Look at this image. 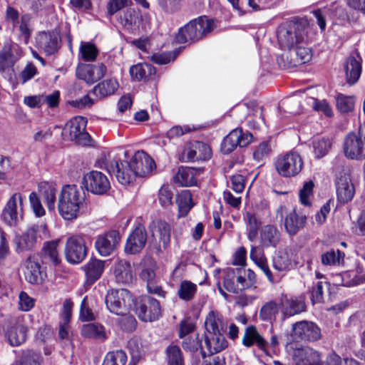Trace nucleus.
<instances>
[{
    "label": "nucleus",
    "instance_id": "nucleus-20",
    "mask_svg": "<svg viewBox=\"0 0 365 365\" xmlns=\"http://www.w3.org/2000/svg\"><path fill=\"white\" fill-rule=\"evenodd\" d=\"M294 335L301 340L316 341L321 339V329L314 322L300 321L292 324Z\"/></svg>",
    "mask_w": 365,
    "mask_h": 365
},
{
    "label": "nucleus",
    "instance_id": "nucleus-56",
    "mask_svg": "<svg viewBox=\"0 0 365 365\" xmlns=\"http://www.w3.org/2000/svg\"><path fill=\"white\" fill-rule=\"evenodd\" d=\"M182 348L192 354L197 353L200 351L202 355V351L205 350V346L202 344V341L199 339L198 336H188L183 339L182 342Z\"/></svg>",
    "mask_w": 365,
    "mask_h": 365
},
{
    "label": "nucleus",
    "instance_id": "nucleus-5",
    "mask_svg": "<svg viewBox=\"0 0 365 365\" xmlns=\"http://www.w3.org/2000/svg\"><path fill=\"white\" fill-rule=\"evenodd\" d=\"M305 43H297L277 58L278 64L284 68H291L309 62L312 58L310 48Z\"/></svg>",
    "mask_w": 365,
    "mask_h": 365
},
{
    "label": "nucleus",
    "instance_id": "nucleus-34",
    "mask_svg": "<svg viewBox=\"0 0 365 365\" xmlns=\"http://www.w3.org/2000/svg\"><path fill=\"white\" fill-rule=\"evenodd\" d=\"M205 334L225 333L227 330V323L221 314L215 312H210L205 321Z\"/></svg>",
    "mask_w": 365,
    "mask_h": 365
},
{
    "label": "nucleus",
    "instance_id": "nucleus-7",
    "mask_svg": "<svg viewBox=\"0 0 365 365\" xmlns=\"http://www.w3.org/2000/svg\"><path fill=\"white\" fill-rule=\"evenodd\" d=\"M303 165L301 155L294 151L279 157L274 163L277 173L284 178L297 176L302 171Z\"/></svg>",
    "mask_w": 365,
    "mask_h": 365
},
{
    "label": "nucleus",
    "instance_id": "nucleus-48",
    "mask_svg": "<svg viewBox=\"0 0 365 365\" xmlns=\"http://www.w3.org/2000/svg\"><path fill=\"white\" fill-rule=\"evenodd\" d=\"M32 17L29 14H24L21 16L20 21L17 24L20 32V37L24 42L27 44L29 41L33 32V26L31 23Z\"/></svg>",
    "mask_w": 365,
    "mask_h": 365
},
{
    "label": "nucleus",
    "instance_id": "nucleus-53",
    "mask_svg": "<svg viewBox=\"0 0 365 365\" xmlns=\"http://www.w3.org/2000/svg\"><path fill=\"white\" fill-rule=\"evenodd\" d=\"M128 347L130 350V361L128 365H136L142 358V344L138 339H131L128 341Z\"/></svg>",
    "mask_w": 365,
    "mask_h": 365
},
{
    "label": "nucleus",
    "instance_id": "nucleus-13",
    "mask_svg": "<svg viewBox=\"0 0 365 365\" xmlns=\"http://www.w3.org/2000/svg\"><path fill=\"white\" fill-rule=\"evenodd\" d=\"M279 302L284 319L301 314L307 309L305 297L302 295L290 296L282 293L279 297Z\"/></svg>",
    "mask_w": 365,
    "mask_h": 365
},
{
    "label": "nucleus",
    "instance_id": "nucleus-17",
    "mask_svg": "<svg viewBox=\"0 0 365 365\" xmlns=\"http://www.w3.org/2000/svg\"><path fill=\"white\" fill-rule=\"evenodd\" d=\"M106 168L109 173L114 174L118 181L122 185L129 184L136 177L130 168V162L128 161L115 158L106 164Z\"/></svg>",
    "mask_w": 365,
    "mask_h": 365
},
{
    "label": "nucleus",
    "instance_id": "nucleus-37",
    "mask_svg": "<svg viewBox=\"0 0 365 365\" xmlns=\"http://www.w3.org/2000/svg\"><path fill=\"white\" fill-rule=\"evenodd\" d=\"M24 275L31 284H38L41 280V265L35 256H30L26 259Z\"/></svg>",
    "mask_w": 365,
    "mask_h": 365
},
{
    "label": "nucleus",
    "instance_id": "nucleus-58",
    "mask_svg": "<svg viewBox=\"0 0 365 365\" xmlns=\"http://www.w3.org/2000/svg\"><path fill=\"white\" fill-rule=\"evenodd\" d=\"M174 192L168 185H163L158 192V200L162 207L168 208L173 204Z\"/></svg>",
    "mask_w": 365,
    "mask_h": 365
},
{
    "label": "nucleus",
    "instance_id": "nucleus-61",
    "mask_svg": "<svg viewBox=\"0 0 365 365\" xmlns=\"http://www.w3.org/2000/svg\"><path fill=\"white\" fill-rule=\"evenodd\" d=\"M157 265L155 261L150 259L148 265L143 267L140 272V278L148 284L155 282V270Z\"/></svg>",
    "mask_w": 365,
    "mask_h": 365
},
{
    "label": "nucleus",
    "instance_id": "nucleus-10",
    "mask_svg": "<svg viewBox=\"0 0 365 365\" xmlns=\"http://www.w3.org/2000/svg\"><path fill=\"white\" fill-rule=\"evenodd\" d=\"M65 257L71 264L81 262L87 255V247L83 237L73 235L66 240L64 249Z\"/></svg>",
    "mask_w": 365,
    "mask_h": 365
},
{
    "label": "nucleus",
    "instance_id": "nucleus-16",
    "mask_svg": "<svg viewBox=\"0 0 365 365\" xmlns=\"http://www.w3.org/2000/svg\"><path fill=\"white\" fill-rule=\"evenodd\" d=\"M335 185L339 202L345 204L352 200L355 193V189L351 182L350 174L347 171L342 170L336 175Z\"/></svg>",
    "mask_w": 365,
    "mask_h": 365
},
{
    "label": "nucleus",
    "instance_id": "nucleus-26",
    "mask_svg": "<svg viewBox=\"0 0 365 365\" xmlns=\"http://www.w3.org/2000/svg\"><path fill=\"white\" fill-rule=\"evenodd\" d=\"M225 333L205 334V349L202 351V357L218 353L227 346Z\"/></svg>",
    "mask_w": 365,
    "mask_h": 365
},
{
    "label": "nucleus",
    "instance_id": "nucleus-23",
    "mask_svg": "<svg viewBox=\"0 0 365 365\" xmlns=\"http://www.w3.org/2000/svg\"><path fill=\"white\" fill-rule=\"evenodd\" d=\"M147 237L145 227L138 225L128 236L125 245V252L130 255L139 253L146 244Z\"/></svg>",
    "mask_w": 365,
    "mask_h": 365
},
{
    "label": "nucleus",
    "instance_id": "nucleus-47",
    "mask_svg": "<svg viewBox=\"0 0 365 365\" xmlns=\"http://www.w3.org/2000/svg\"><path fill=\"white\" fill-rule=\"evenodd\" d=\"M197 285L189 280H182L178 289V297L185 302L192 301L197 292Z\"/></svg>",
    "mask_w": 365,
    "mask_h": 365
},
{
    "label": "nucleus",
    "instance_id": "nucleus-14",
    "mask_svg": "<svg viewBox=\"0 0 365 365\" xmlns=\"http://www.w3.org/2000/svg\"><path fill=\"white\" fill-rule=\"evenodd\" d=\"M252 138L250 133H243L242 128H235L225 137L220 145V150L224 154H229L237 146H247L251 143Z\"/></svg>",
    "mask_w": 365,
    "mask_h": 365
},
{
    "label": "nucleus",
    "instance_id": "nucleus-18",
    "mask_svg": "<svg viewBox=\"0 0 365 365\" xmlns=\"http://www.w3.org/2000/svg\"><path fill=\"white\" fill-rule=\"evenodd\" d=\"M60 42V35L54 30L39 32L36 36V46L48 56L58 51Z\"/></svg>",
    "mask_w": 365,
    "mask_h": 365
},
{
    "label": "nucleus",
    "instance_id": "nucleus-27",
    "mask_svg": "<svg viewBox=\"0 0 365 365\" xmlns=\"http://www.w3.org/2000/svg\"><path fill=\"white\" fill-rule=\"evenodd\" d=\"M242 344L247 348L256 346L262 351H266L269 347V342L259 334L255 325H249L245 327Z\"/></svg>",
    "mask_w": 365,
    "mask_h": 365
},
{
    "label": "nucleus",
    "instance_id": "nucleus-32",
    "mask_svg": "<svg viewBox=\"0 0 365 365\" xmlns=\"http://www.w3.org/2000/svg\"><path fill=\"white\" fill-rule=\"evenodd\" d=\"M200 171L191 167L181 166L173 178L174 182L179 186L190 187L197 184V175Z\"/></svg>",
    "mask_w": 365,
    "mask_h": 365
},
{
    "label": "nucleus",
    "instance_id": "nucleus-35",
    "mask_svg": "<svg viewBox=\"0 0 365 365\" xmlns=\"http://www.w3.org/2000/svg\"><path fill=\"white\" fill-rule=\"evenodd\" d=\"M105 268L104 261L100 259H91L83 267V269L86 276V283L93 284L102 275Z\"/></svg>",
    "mask_w": 365,
    "mask_h": 365
},
{
    "label": "nucleus",
    "instance_id": "nucleus-51",
    "mask_svg": "<svg viewBox=\"0 0 365 365\" xmlns=\"http://www.w3.org/2000/svg\"><path fill=\"white\" fill-rule=\"evenodd\" d=\"M82 335L85 337L104 339L106 334L104 327L98 324L90 323L83 326L81 329Z\"/></svg>",
    "mask_w": 365,
    "mask_h": 365
},
{
    "label": "nucleus",
    "instance_id": "nucleus-22",
    "mask_svg": "<svg viewBox=\"0 0 365 365\" xmlns=\"http://www.w3.org/2000/svg\"><path fill=\"white\" fill-rule=\"evenodd\" d=\"M211 155L212 150L207 144L196 141L184 149L182 153V159L187 162H195L206 160L210 158Z\"/></svg>",
    "mask_w": 365,
    "mask_h": 365
},
{
    "label": "nucleus",
    "instance_id": "nucleus-21",
    "mask_svg": "<svg viewBox=\"0 0 365 365\" xmlns=\"http://www.w3.org/2000/svg\"><path fill=\"white\" fill-rule=\"evenodd\" d=\"M152 237L155 240H158V250H165L170 242L171 226L164 220H157L153 221L149 226Z\"/></svg>",
    "mask_w": 365,
    "mask_h": 365
},
{
    "label": "nucleus",
    "instance_id": "nucleus-6",
    "mask_svg": "<svg viewBox=\"0 0 365 365\" xmlns=\"http://www.w3.org/2000/svg\"><path fill=\"white\" fill-rule=\"evenodd\" d=\"M87 120L82 116H76L65 125L62 135L66 140L75 141L77 144L86 145L91 141L90 135L86 131Z\"/></svg>",
    "mask_w": 365,
    "mask_h": 365
},
{
    "label": "nucleus",
    "instance_id": "nucleus-49",
    "mask_svg": "<svg viewBox=\"0 0 365 365\" xmlns=\"http://www.w3.org/2000/svg\"><path fill=\"white\" fill-rule=\"evenodd\" d=\"M329 11L333 19H337L341 22H349L351 21L350 11L344 4L334 2L330 5Z\"/></svg>",
    "mask_w": 365,
    "mask_h": 365
},
{
    "label": "nucleus",
    "instance_id": "nucleus-1",
    "mask_svg": "<svg viewBox=\"0 0 365 365\" xmlns=\"http://www.w3.org/2000/svg\"><path fill=\"white\" fill-rule=\"evenodd\" d=\"M308 30L309 23L307 19L294 17L278 26V42L282 48L288 50L297 43H306L309 41Z\"/></svg>",
    "mask_w": 365,
    "mask_h": 365
},
{
    "label": "nucleus",
    "instance_id": "nucleus-42",
    "mask_svg": "<svg viewBox=\"0 0 365 365\" xmlns=\"http://www.w3.org/2000/svg\"><path fill=\"white\" fill-rule=\"evenodd\" d=\"M119 84L115 78H109L103 81L96 85L92 93L98 98H103L113 95L118 90Z\"/></svg>",
    "mask_w": 365,
    "mask_h": 365
},
{
    "label": "nucleus",
    "instance_id": "nucleus-64",
    "mask_svg": "<svg viewBox=\"0 0 365 365\" xmlns=\"http://www.w3.org/2000/svg\"><path fill=\"white\" fill-rule=\"evenodd\" d=\"M129 2V0H108L106 5L108 16H112L120 12L128 6Z\"/></svg>",
    "mask_w": 365,
    "mask_h": 365
},
{
    "label": "nucleus",
    "instance_id": "nucleus-31",
    "mask_svg": "<svg viewBox=\"0 0 365 365\" xmlns=\"http://www.w3.org/2000/svg\"><path fill=\"white\" fill-rule=\"evenodd\" d=\"M306 221L305 215H299L295 210H292L286 213L284 220L285 230L289 235L294 236L304 228Z\"/></svg>",
    "mask_w": 365,
    "mask_h": 365
},
{
    "label": "nucleus",
    "instance_id": "nucleus-39",
    "mask_svg": "<svg viewBox=\"0 0 365 365\" xmlns=\"http://www.w3.org/2000/svg\"><path fill=\"white\" fill-rule=\"evenodd\" d=\"M113 272L118 282L127 284L132 282L133 271L128 261L120 259L116 262L114 265Z\"/></svg>",
    "mask_w": 365,
    "mask_h": 365
},
{
    "label": "nucleus",
    "instance_id": "nucleus-2",
    "mask_svg": "<svg viewBox=\"0 0 365 365\" xmlns=\"http://www.w3.org/2000/svg\"><path fill=\"white\" fill-rule=\"evenodd\" d=\"M85 200V194L75 185H64L58 199L59 215L66 220L76 219Z\"/></svg>",
    "mask_w": 365,
    "mask_h": 365
},
{
    "label": "nucleus",
    "instance_id": "nucleus-43",
    "mask_svg": "<svg viewBox=\"0 0 365 365\" xmlns=\"http://www.w3.org/2000/svg\"><path fill=\"white\" fill-rule=\"evenodd\" d=\"M178 207V217H185L194 206L191 192L188 190H182L176 197Z\"/></svg>",
    "mask_w": 365,
    "mask_h": 365
},
{
    "label": "nucleus",
    "instance_id": "nucleus-57",
    "mask_svg": "<svg viewBox=\"0 0 365 365\" xmlns=\"http://www.w3.org/2000/svg\"><path fill=\"white\" fill-rule=\"evenodd\" d=\"M336 108L341 113H347L354 110V99L352 96L339 94L336 97Z\"/></svg>",
    "mask_w": 365,
    "mask_h": 365
},
{
    "label": "nucleus",
    "instance_id": "nucleus-24",
    "mask_svg": "<svg viewBox=\"0 0 365 365\" xmlns=\"http://www.w3.org/2000/svg\"><path fill=\"white\" fill-rule=\"evenodd\" d=\"M120 240L119 232L116 230H110L97 237L95 247L101 256H108L114 251Z\"/></svg>",
    "mask_w": 365,
    "mask_h": 365
},
{
    "label": "nucleus",
    "instance_id": "nucleus-62",
    "mask_svg": "<svg viewBox=\"0 0 365 365\" xmlns=\"http://www.w3.org/2000/svg\"><path fill=\"white\" fill-rule=\"evenodd\" d=\"M121 318L118 321L119 327L121 329L127 332H132L135 330L137 321L133 316L124 313L120 314Z\"/></svg>",
    "mask_w": 365,
    "mask_h": 365
},
{
    "label": "nucleus",
    "instance_id": "nucleus-3",
    "mask_svg": "<svg viewBox=\"0 0 365 365\" xmlns=\"http://www.w3.org/2000/svg\"><path fill=\"white\" fill-rule=\"evenodd\" d=\"M215 28V20L205 16H200L190 21L179 29L176 41L180 43L197 41L210 34Z\"/></svg>",
    "mask_w": 365,
    "mask_h": 365
},
{
    "label": "nucleus",
    "instance_id": "nucleus-25",
    "mask_svg": "<svg viewBox=\"0 0 365 365\" xmlns=\"http://www.w3.org/2000/svg\"><path fill=\"white\" fill-rule=\"evenodd\" d=\"M107 71L106 66L103 63L96 65H84L76 70V76L79 79L92 84L102 78Z\"/></svg>",
    "mask_w": 365,
    "mask_h": 365
},
{
    "label": "nucleus",
    "instance_id": "nucleus-9",
    "mask_svg": "<svg viewBox=\"0 0 365 365\" xmlns=\"http://www.w3.org/2000/svg\"><path fill=\"white\" fill-rule=\"evenodd\" d=\"M135 313L143 322H153L161 315L160 302L153 297L145 295L139 298L135 304Z\"/></svg>",
    "mask_w": 365,
    "mask_h": 365
},
{
    "label": "nucleus",
    "instance_id": "nucleus-36",
    "mask_svg": "<svg viewBox=\"0 0 365 365\" xmlns=\"http://www.w3.org/2000/svg\"><path fill=\"white\" fill-rule=\"evenodd\" d=\"M129 72L134 81H148L156 74L157 69L151 64L144 63L132 66Z\"/></svg>",
    "mask_w": 365,
    "mask_h": 365
},
{
    "label": "nucleus",
    "instance_id": "nucleus-4",
    "mask_svg": "<svg viewBox=\"0 0 365 365\" xmlns=\"http://www.w3.org/2000/svg\"><path fill=\"white\" fill-rule=\"evenodd\" d=\"M48 237L47 225L41 222L29 225L21 235L16 236L14 242L18 252L29 251L35 247L38 237Z\"/></svg>",
    "mask_w": 365,
    "mask_h": 365
},
{
    "label": "nucleus",
    "instance_id": "nucleus-55",
    "mask_svg": "<svg viewBox=\"0 0 365 365\" xmlns=\"http://www.w3.org/2000/svg\"><path fill=\"white\" fill-rule=\"evenodd\" d=\"M331 143L329 139L321 138L313 141V148L315 158H321L326 155L331 148Z\"/></svg>",
    "mask_w": 365,
    "mask_h": 365
},
{
    "label": "nucleus",
    "instance_id": "nucleus-40",
    "mask_svg": "<svg viewBox=\"0 0 365 365\" xmlns=\"http://www.w3.org/2000/svg\"><path fill=\"white\" fill-rule=\"evenodd\" d=\"M38 187L48 210L53 211L56 207L58 191L56 185L48 182H41Z\"/></svg>",
    "mask_w": 365,
    "mask_h": 365
},
{
    "label": "nucleus",
    "instance_id": "nucleus-33",
    "mask_svg": "<svg viewBox=\"0 0 365 365\" xmlns=\"http://www.w3.org/2000/svg\"><path fill=\"white\" fill-rule=\"evenodd\" d=\"M281 233L272 225H266L260 230V242L264 247H275L279 243Z\"/></svg>",
    "mask_w": 365,
    "mask_h": 365
},
{
    "label": "nucleus",
    "instance_id": "nucleus-11",
    "mask_svg": "<svg viewBox=\"0 0 365 365\" xmlns=\"http://www.w3.org/2000/svg\"><path fill=\"white\" fill-rule=\"evenodd\" d=\"M130 297V292L125 289L109 290L105 299L106 307L113 314H123L128 311L126 302Z\"/></svg>",
    "mask_w": 365,
    "mask_h": 365
},
{
    "label": "nucleus",
    "instance_id": "nucleus-38",
    "mask_svg": "<svg viewBox=\"0 0 365 365\" xmlns=\"http://www.w3.org/2000/svg\"><path fill=\"white\" fill-rule=\"evenodd\" d=\"M292 252L289 247L279 249L273 258L272 266L279 271H288L292 267Z\"/></svg>",
    "mask_w": 365,
    "mask_h": 365
},
{
    "label": "nucleus",
    "instance_id": "nucleus-52",
    "mask_svg": "<svg viewBox=\"0 0 365 365\" xmlns=\"http://www.w3.org/2000/svg\"><path fill=\"white\" fill-rule=\"evenodd\" d=\"M166 359L169 365H184V359L180 347L170 344L165 350Z\"/></svg>",
    "mask_w": 365,
    "mask_h": 365
},
{
    "label": "nucleus",
    "instance_id": "nucleus-29",
    "mask_svg": "<svg viewBox=\"0 0 365 365\" xmlns=\"http://www.w3.org/2000/svg\"><path fill=\"white\" fill-rule=\"evenodd\" d=\"M6 336L11 346H19L26 341V328L16 320H11L6 328Z\"/></svg>",
    "mask_w": 365,
    "mask_h": 365
},
{
    "label": "nucleus",
    "instance_id": "nucleus-15",
    "mask_svg": "<svg viewBox=\"0 0 365 365\" xmlns=\"http://www.w3.org/2000/svg\"><path fill=\"white\" fill-rule=\"evenodd\" d=\"M82 184L84 187L95 195H103L110 188V182L106 175L93 170L84 175Z\"/></svg>",
    "mask_w": 365,
    "mask_h": 365
},
{
    "label": "nucleus",
    "instance_id": "nucleus-44",
    "mask_svg": "<svg viewBox=\"0 0 365 365\" xmlns=\"http://www.w3.org/2000/svg\"><path fill=\"white\" fill-rule=\"evenodd\" d=\"M238 11H242L246 6L250 7L254 11L266 9L272 1V0H227Z\"/></svg>",
    "mask_w": 365,
    "mask_h": 365
},
{
    "label": "nucleus",
    "instance_id": "nucleus-63",
    "mask_svg": "<svg viewBox=\"0 0 365 365\" xmlns=\"http://www.w3.org/2000/svg\"><path fill=\"white\" fill-rule=\"evenodd\" d=\"M178 55L177 51L174 52H163L153 53L150 57L152 62L159 64L164 65L171 61H173Z\"/></svg>",
    "mask_w": 365,
    "mask_h": 365
},
{
    "label": "nucleus",
    "instance_id": "nucleus-19",
    "mask_svg": "<svg viewBox=\"0 0 365 365\" xmlns=\"http://www.w3.org/2000/svg\"><path fill=\"white\" fill-rule=\"evenodd\" d=\"M135 176L144 177L150 174L155 168L153 159L145 151H137L130 161Z\"/></svg>",
    "mask_w": 365,
    "mask_h": 365
},
{
    "label": "nucleus",
    "instance_id": "nucleus-59",
    "mask_svg": "<svg viewBox=\"0 0 365 365\" xmlns=\"http://www.w3.org/2000/svg\"><path fill=\"white\" fill-rule=\"evenodd\" d=\"M223 285L225 289L229 292L234 294L239 293L238 284L236 282V271L234 269H230L226 272L224 277Z\"/></svg>",
    "mask_w": 365,
    "mask_h": 365
},
{
    "label": "nucleus",
    "instance_id": "nucleus-30",
    "mask_svg": "<svg viewBox=\"0 0 365 365\" xmlns=\"http://www.w3.org/2000/svg\"><path fill=\"white\" fill-rule=\"evenodd\" d=\"M116 19L125 29L133 30L139 24L141 16L139 10L127 7L118 14Z\"/></svg>",
    "mask_w": 365,
    "mask_h": 365
},
{
    "label": "nucleus",
    "instance_id": "nucleus-8",
    "mask_svg": "<svg viewBox=\"0 0 365 365\" xmlns=\"http://www.w3.org/2000/svg\"><path fill=\"white\" fill-rule=\"evenodd\" d=\"M344 151L350 159H360L365 155V124L360 126L358 133H350L344 139Z\"/></svg>",
    "mask_w": 365,
    "mask_h": 365
},
{
    "label": "nucleus",
    "instance_id": "nucleus-12",
    "mask_svg": "<svg viewBox=\"0 0 365 365\" xmlns=\"http://www.w3.org/2000/svg\"><path fill=\"white\" fill-rule=\"evenodd\" d=\"M22 202L23 196L20 192L14 193L9 198L1 213L3 221L8 225L16 226L22 220V209L18 207V205L21 207Z\"/></svg>",
    "mask_w": 365,
    "mask_h": 365
},
{
    "label": "nucleus",
    "instance_id": "nucleus-60",
    "mask_svg": "<svg viewBox=\"0 0 365 365\" xmlns=\"http://www.w3.org/2000/svg\"><path fill=\"white\" fill-rule=\"evenodd\" d=\"M80 53L85 61H93L96 60L98 51L95 45L91 43H85L81 45Z\"/></svg>",
    "mask_w": 365,
    "mask_h": 365
},
{
    "label": "nucleus",
    "instance_id": "nucleus-50",
    "mask_svg": "<svg viewBox=\"0 0 365 365\" xmlns=\"http://www.w3.org/2000/svg\"><path fill=\"white\" fill-rule=\"evenodd\" d=\"M345 255L339 250H331L322 255V263L326 266H336L344 263Z\"/></svg>",
    "mask_w": 365,
    "mask_h": 365
},
{
    "label": "nucleus",
    "instance_id": "nucleus-54",
    "mask_svg": "<svg viewBox=\"0 0 365 365\" xmlns=\"http://www.w3.org/2000/svg\"><path fill=\"white\" fill-rule=\"evenodd\" d=\"M127 355L123 350L110 351L105 357L103 365H125Z\"/></svg>",
    "mask_w": 365,
    "mask_h": 365
},
{
    "label": "nucleus",
    "instance_id": "nucleus-45",
    "mask_svg": "<svg viewBox=\"0 0 365 365\" xmlns=\"http://www.w3.org/2000/svg\"><path fill=\"white\" fill-rule=\"evenodd\" d=\"M281 310L280 303L277 304L274 301H269L266 302L260 309L259 317L264 322H269L276 320V317Z\"/></svg>",
    "mask_w": 365,
    "mask_h": 365
},
{
    "label": "nucleus",
    "instance_id": "nucleus-41",
    "mask_svg": "<svg viewBox=\"0 0 365 365\" xmlns=\"http://www.w3.org/2000/svg\"><path fill=\"white\" fill-rule=\"evenodd\" d=\"M345 72L349 84L352 85L356 83L361 73V58L356 59L353 56L349 57L346 61Z\"/></svg>",
    "mask_w": 365,
    "mask_h": 365
},
{
    "label": "nucleus",
    "instance_id": "nucleus-28",
    "mask_svg": "<svg viewBox=\"0 0 365 365\" xmlns=\"http://www.w3.org/2000/svg\"><path fill=\"white\" fill-rule=\"evenodd\" d=\"M293 359L297 365H322L319 353L309 347L296 349Z\"/></svg>",
    "mask_w": 365,
    "mask_h": 365
},
{
    "label": "nucleus",
    "instance_id": "nucleus-46",
    "mask_svg": "<svg viewBox=\"0 0 365 365\" xmlns=\"http://www.w3.org/2000/svg\"><path fill=\"white\" fill-rule=\"evenodd\" d=\"M57 242H48L43 247V254L42 257L43 262L48 264L51 263L56 266L60 264L61 259L57 250Z\"/></svg>",
    "mask_w": 365,
    "mask_h": 365
}]
</instances>
